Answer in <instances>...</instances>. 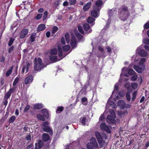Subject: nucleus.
Wrapping results in <instances>:
<instances>
[{
	"label": "nucleus",
	"mask_w": 149,
	"mask_h": 149,
	"mask_svg": "<svg viewBox=\"0 0 149 149\" xmlns=\"http://www.w3.org/2000/svg\"><path fill=\"white\" fill-rule=\"evenodd\" d=\"M19 77H17L15 79L13 83V86H15L17 84L19 81Z\"/></svg>",
	"instance_id": "f704fd0d"
},
{
	"label": "nucleus",
	"mask_w": 149,
	"mask_h": 149,
	"mask_svg": "<svg viewBox=\"0 0 149 149\" xmlns=\"http://www.w3.org/2000/svg\"><path fill=\"white\" fill-rule=\"evenodd\" d=\"M103 4V2L101 0H98L95 3V5L93 6V7H96L97 8L99 9L100 10L101 7V6Z\"/></svg>",
	"instance_id": "412c9836"
},
{
	"label": "nucleus",
	"mask_w": 149,
	"mask_h": 149,
	"mask_svg": "<svg viewBox=\"0 0 149 149\" xmlns=\"http://www.w3.org/2000/svg\"><path fill=\"white\" fill-rule=\"evenodd\" d=\"M45 28V26L44 24H41L38 26L37 29L38 31H40L44 30Z\"/></svg>",
	"instance_id": "cd10ccee"
},
{
	"label": "nucleus",
	"mask_w": 149,
	"mask_h": 149,
	"mask_svg": "<svg viewBox=\"0 0 149 149\" xmlns=\"http://www.w3.org/2000/svg\"><path fill=\"white\" fill-rule=\"evenodd\" d=\"M14 39L13 38H11L10 39L9 42L8 44V45L9 46H10L13 43V42L14 41Z\"/></svg>",
	"instance_id": "603ef678"
},
{
	"label": "nucleus",
	"mask_w": 149,
	"mask_h": 149,
	"mask_svg": "<svg viewBox=\"0 0 149 149\" xmlns=\"http://www.w3.org/2000/svg\"><path fill=\"white\" fill-rule=\"evenodd\" d=\"M58 28L56 26H54L52 29V33H55L58 30Z\"/></svg>",
	"instance_id": "8fccbe9b"
},
{
	"label": "nucleus",
	"mask_w": 149,
	"mask_h": 149,
	"mask_svg": "<svg viewBox=\"0 0 149 149\" xmlns=\"http://www.w3.org/2000/svg\"><path fill=\"white\" fill-rule=\"evenodd\" d=\"M37 117L40 120H41L42 121L45 120V117L44 116H42L40 114L37 115Z\"/></svg>",
	"instance_id": "2f4dec72"
},
{
	"label": "nucleus",
	"mask_w": 149,
	"mask_h": 149,
	"mask_svg": "<svg viewBox=\"0 0 149 149\" xmlns=\"http://www.w3.org/2000/svg\"><path fill=\"white\" fill-rule=\"evenodd\" d=\"M128 68H126L124 67L123 68L122 70V73L120 75V79H119V81L123 82L124 81H128V79L126 78L124 79V80L122 79V77L124 76L126 77H128V74L127 73Z\"/></svg>",
	"instance_id": "6e6552de"
},
{
	"label": "nucleus",
	"mask_w": 149,
	"mask_h": 149,
	"mask_svg": "<svg viewBox=\"0 0 149 149\" xmlns=\"http://www.w3.org/2000/svg\"><path fill=\"white\" fill-rule=\"evenodd\" d=\"M30 64L28 62L25 65H24L22 68V72L24 73L25 72L26 73L28 71L29 68V67Z\"/></svg>",
	"instance_id": "4be33fe9"
},
{
	"label": "nucleus",
	"mask_w": 149,
	"mask_h": 149,
	"mask_svg": "<svg viewBox=\"0 0 149 149\" xmlns=\"http://www.w3.org/2000/svg\"><path fill=\"white\" fill-rule=\"evenodd\" d=\"M43 130L45 132H48L50 135H52L53 134L52 129L48 126H45L44 127Z\"/></svg>",
	"instance_id": "f3484780"
},
{
	"label": "nucleus",
	"mask_w": 149,
	"mask_h": 149,
	"mask_svg": "<svg viewBox=\"0 0 149 149\" xmlns=\"http://www.w3.org/2000/svg\"><path fill=\"white\" fill-rule=\"evenodd\" d=\"M137 92L136 91H134L132 94V101H134L135 100L137 95Z\"/></svg>",
	"instance_id": "a19ab883"
},
{
	"label": "nucleus",
	"mask_w": 149,
	"mask_h": 149,
	"mask_svg": "<svg viewBox=\"0 0 149 149\" xmlns=\"http://www.w3.org/2000/svg\"><path fill=\"white\" fill-rule=\"evenodd\" d=\"M64 57H65V56H63L62 58H61V59H57V56H54L53 55H50L49 56V58L50 60L52 61H53L54 62H55L56 61H58L60 60H61L63 58H64Z\"/></svg>",
	"instance_id": "aec40b11"
},
{
	"label": "nucleus",
	"mask_w": 149,
	"mask_h": 149,
	"mask_svg": "<svg viewBox=\"0 0 149 149\" xmlns=\"http://www.w3.org/2000/svg\"><path fill=\"white\" fill-rule=\"evenodd\" d=\"M95 135L100 147L106 146L107 144L105 141L104 140V139H107L106 134H101L99 132L96 131L95 132Z\"/></svg>",
	"instance_id": "f03ea898"
},
{
	"label": "nucleus",
	"mask_w": 149,
	"mask_h": 149,
	"mask_svg": "<svg viewBox=\"0 0 149 149\" xmlns=\"http://www.w3.org/2000/svg\"><path fill=\"white\" fill-rule=\"evenodd\" d=\"M81 101L82 104L84 105H86L87 104V100L86 97H84L82 99Z\"/></svg>",
	"instance_id": "4c0bfd02"
},
{
	"label": "nucleus",
	"mask_w": 149,
	"mask_h": 149,
	"mask_svg": "<svg viewBox=\"0 0 149 149\" xmlns=\"http://www.w3.org/2000/svg\"><path fill=\"white\" fill-rule=\"evenodd\" d=\"M146 61V59L144 58H141L139 63V65H134V69L137 72L141 73L145 68L144 63Z\"/></svg>",
	"instance_id": "7ed1b4c3"
},
{
	"label": "nucleus",
	"mask_w": 149,
	"mask_h": 149,
	"mask_svg": "<svg viewBox=\"0 0 149 149\" xmlns=\"http://www.w3.org/2000/svg\"><path fill=\"white\" fill-rule=\"evenodd\" d=\"M144 29H147L149 28V23L147 22L144 25Z\"/></svg>",
	"instance_id": "4d7b16f0"
},
{
	"label": "nucleus",
	"mask_w": 149,
	"mask_h": 149,
	"mask_svg": "<svg viewBox=\"0 0 149 149\" xmlns=\"http://www.w3.org/2000/svg\"><path fill=\"white\" fill-rule=\"evenodd\" d=\"M118 14L119 18L121 20H126L129 16L127 8L125 6L121 7L119 10Z\"/></svg>",
	"instance_id": "f257e3e1"
},
{
	"label": "nucleus",
	"mask_w": 149,
	"mask_h": 149,
	"mask_svg": "<svg viewBox=\"0 0 149 149\" xmlns=\"http://www.w3.org/2000/svg\"><path fill=\"white\" fill-rule=\"evenodd\" d=\"M61 43L63 45H64L65 44V38L64 37H62L61 39Z\"/></svg>",
	"instance_id": "e2e57ef3"
},
{
	"label": "nucleus",
	"mask_w": 149,
	"mask_h": 149,
	"mask_svg": "<svg viewBox=\"0 0 149 149\" xmlns=\"http://www.w3.org/2000/svg\"><path fill=\"white\" fill-rule=\"evenodd\" d=\"M131 87L134 89H136L138 87V84L136 83H132L131 84Z\"/></svg>",
	"instance_id": "c9c22d12"
},
{
	"label": "nucleus",
	"mask_w": 149,
	"mask_h": 149,
	"mask_svg": "<svg viewBox=\"0 0 149 149\" xmlns=\"http://www.w3.org/2000/svg\"><path fill=\"white\" fill-rule=\"evenodd\" d=\"M100 10L96 7H93V9L91 12V15L95 17H97L99 15Z\"/></svg>",
	"instance_id": "f8f14e48"
},
{
	"label": "nucleus",
	"mask_w": 149,
	"mask_h": 149,
	"mask_svg": "<svg viewBox=\"0 0 149 149\" xmlns=\"http://www.w3.org/2000/svg\"><path fill=\"white\" fill-rule=\"evenodd\" d=\"M87 149H99V147L95 139L92 137L90 142L88 143L86 146Z\"/></svg>",
	"instance_id": "20e7f679"
},
{
	"label": "nucleus",
	"mask_w": 149,
	"mask_h": 149,
	"mask_svg": "<svg viewBox=\"0 0 149 149\" xmlns=\"http://www.w3.org/2000/svg\"><path fill=\"white\" fill-rule=\"evenodd\" d=\"M42 16V15L41 14H38L37 15L36 17V18L38 19H40L41 18Z\"/></svg>",
	"instance_id": "680f3d73"
},
{
	"label": "nucleus",
	"mask_w": 149,
	"mask_h": 149,
	"mask_svg": "<svg viewBox=\"0 0 149 149\" xmlns=\"http://www.w3.org/2000/svg\"><path fill=\"white\" fill-rule=\"evenodd\" d=\"M100 127L102 131H105L108 133L111 132V130L109 127L106 125L104 123H102L100 125Z\"/></svg>",
	"instance_id": "ddd939ff"
},
{
	"label": "nucleus",
	"mask_w": 149,
	"mask_h": 149,
	"mask_svg": "<svg viewBox=\"0 0 149 149\" xmlns=\"http://www.w3.org/2000/svg\"><path fill=\"white\" fill-rule=\"evenodd\" d=\"M43 107V105L41 104H36L33 106V108L35 109H39Z\"/></svg>",
	"instance_id": "c85d7f7f"
},
{
	"label": "nucleus",
	"mask_w": 149,
	"mask_h": 149,
	"mask_svg": "<svg viewBox=\"0 0 149 149\" xmlns=\"http://www.w3.org/2000/svg\"><path fill=\"white\" fill-rule=\"evenodd\" d=\"M16 89V87L15 86H13V87L12 88H10L9 90L8 91L11 94L12 93H14Z\"/></svg>",
	"instance_id": "de8ad7c7"
},
{
	"label": "nucleus",
	"mask_w": 149,
	"mask_h": 149,
	"mask_svg": "<svg viewBox=\"0 0 149 149\" xmlns=\"http://www.w3.org/2000/svg\"><path fill=\"white\" fill-rule=\"evenodd\" d=\"M128 75L129 74L132 75L134 74L135 72L132 69H129L128 70Z\"/></svg>",
	"instance_id": "79ce46f5"
},
{
	"label": "nucleus",
	"mask_w": 149,
	"mask_h": 149,
	"mask_svg": "<svg viewBox=\"0 0 149 149\" xmlns=\"http://www.w3.org/2000/svg\"><path fill=\"white\" fill-rule=\"evenodd\" d=\"M13 68V67L12 66L11 67L10 69L6 73V76L8 77L10 74L12 72Z\"/></svg>",
	"instance_id": "473e14b6"
},
{
	"label": "nucleus",
	"mask_w": 149,
	"mask_h": 149,
	"mask_svg": "<svg viewBox=\"0 0 149 149\" xmlns=\"http://www.w3.org/2000/svg\"><path fill=\"white\" fill-rule=\"evenodd\" d=\"M15 119V117L14 116H12L9 119V122L10 123H12L13 122Z\"/></svg>",
	"instance_id": "a18cd8bd"
},
{
	"label": "nucleus",
	"mask_w": 149,
	"mask_h": 149,
	"mask_svg": "<svg viewBox=\"0 0 149 149\" xmlns=\"http://www.w3.org/2000/svg\"><path fill=\"white\" fill-rule=\"evenodd\" d=\"M14 48V47L12 46L10 47L8 49V52L9 53H11L12 52V51H13V49Z\"/></svg>",
	"instance_id": "0e129e2a"
},
{
	"label": "nucleus",
	"mask_w": 149,
	"mask_h": 149,
	"mask_svg": "<svg viewBox=\"0 0 149 149\" xmlns=\"http://www.w3.org/2000/svg\"><path fill=\"white\" fill-rule=\"evenodd\" d=\"M126 98L127 100L128 101H130V100L131 98L130 95L129 93L127 92L126 93Z\"/></svg>",
	"instance_id": "49530a36"
},
{
	"label": "nucleus",
	"mask_w": 149,
	"mask_h": 149,
	"mask_svg": "<svg viewBox=\"0 0 149 149\" xmlns=\"http://www.w3.org/2000/svg\"><path fill=\"white\" fill-rule=\"evenodd\" d=\"M28 30L26 29H23L19 34V37L21 39L24 38L28 33Z\"/></svg>",
	"instance_id": "2eb2a0df"
},
{
	"label": "nucleus",
	"mask_w": 149,
	"mask_h": 149,
	"mask_svg": "<svg viewBox=\"0 0 149 149\" xmlns=\"http://www.w3.org/2000/svg\"><path fill=\"white\" fill-rule=\"evenodd\" d=\"M141 47L140 46L137 48L136 50V53L141 56H145L148 54L147 52L143 49H141Z\"/></svg>",
	"instance_id": "9d476101"
},
{
	"label": "nucleus",
	"mask_w": 149,
	"mask_h": 149,
	"mask_svg": "<svg viewBox=\"0 0 149 149\" xmlns=\"http://www.w3.org/2000/svg\"><path fill=\"white\" fill-rule=\"evenodd\" d=\"M36 144V145H38V148L40 149L43 146V143L42 141L41 140H39L38 141V144Z\"/></svg>",
	"instance_id": "c756f323"
},
{
	"label": "nucleus",
	"mask_w": 149,
	"mask_h": 149,
	"mask_svg": "<svg viewBox=\"0 0 149 149\" xmlns=\"http://www.w3.org/2000/svg\"><path fill=\"white\" fill-rule=\"evenodd\" d=\"M41 112L43 115L46 118H49V112L46 109H43L41 110Z\"/></svg>",
	"instance_id": "5701e85b"
},
{
	"label": "nucleus",
	"mask_w": 149,
	"mask_h": 149,
	"mask_svg": "<svg viewBox=\"0 0 149 149\" xmlns=\"http://www.w3.org/2000/svg\"><path fill=\"white\" fill-rule=\"evenodd\" d=\"M86 118L85 117L83 118L81 120V123L83 125H86Z\"/></svg>",
	"instance_id": "052dcab7"
},
{
	"label": "nucleus",
	"mask_w": 149,
	"mask_h": 149,
	"mask_svg": "<svg viewBox=\"0 0 149 149\" xmlns=\"http://www.w3.org/2000/svg\"><path fill=\"white\" fill-rule=\"evenodd\" d=\"M30 108V106L29 105H26V107H25L24 110V112H26Z\"/></svg>",
	"instance_id": "864d4df0"
},
{
	"label": "nucleus",
	"mask_w": 149,
	"mask_h": 149,
	"mask_svg": "<svg viewBox=\"0 0 149 149\" xmlns=\"http://www.w3.org/2000/svg\"><path fill=\"white\" fill-rule=\"evenodd\" d=\"M117 11L116 8L112 9L108 11L109 19H108L107 22L104 28V29H107L109 28L111 21L110 18L112 16L116 15L117 13Z\"/></svg>",
	"instance_id": "0eeeda50"
},
{
	"label": "nucleus",
	"mask_w": 149,
	"mask_h": 149,
	"mask_svg": "<svg viewBox=\"0 0 149 149\" xmlns=\"http://www.w3.org/2000/svg\"><path fill=\"white\" fill-rule=\"evenodd\" d=\"M77 38L79 40H81L83 39V37L82 35H81L79 33H78L76 34Z\"/></svg>",
	"instance_id": "c03bdc74"
},
{
	"label": "nucleus",
	"mask_w": 149,
	"mask_h": 149,
	"mask_svg": "<svg viewBox=\"0 0 149 149\" xmlns=\"http://www.w3.org/2000/svg\"><path fill=\"white\" fill-rule=\"evenodd\" d=\"M137 76L136 75H134L131 78V80L132 81H135L137 79Z\"/></svg>",
	"instance_id": "bf43d9fd"
},
{
	"label": "nucleus",
	"mask_w": 149,
	"mask_h": 149,
	"mask_svg": "<svg viewBox=\"0 0 149 149\" xmlns=\"http://www.w3.org/2000/svg\"><path fill=\"white\" fill-rule=\"evenodd\" d=\"M69 4V2H68L67 1H65L63 3V6H67Z\"/></svg>",
	"instance_id": "774afa93"
},
{
	"label": "nucleus",
	"mask_w": 149,
	"mask_h": 149,
	"mask_svg": "<svg viewBox=\"0 0 149 149\" xmlns=\"http://www.w3.org/2000/svg\"><path fill=\"white\" fill-rule=\"evenodd\" d=\"M49 124V123L48 122H44L43 124V127H44L45 126H48Z\"/></svg>",
	"instance_id": "338daca9"
},
{
	"label": "nucleus",
	"mask_w": 149,
	"mask_h": 149,
	"mask_svg": "<svg viewBox=\"0 0 149 149\" xmlns=\"http://www.w3.org/2000/svg\"><path fill=\"white\" fill-rule=\"evenodd\" d=\"M107 105H109L113 108H115L116 107V105L115 103L110 100H108Z\"/></svg>",
	"instance_id": "bb28decb"
},
{
	"label": "nucleus",
	"mask_w": 149,
	"mask_h": 149,
	"mask_svg": "<svg viewBox=\"0 0 149 149\" xmlns=\"http://www.w3.org/2000/svg\"><path fill=\"white\" fill-rule=\"evenodd\" d=\"M48 12L47 11H45L44 13L43 16V20L45 19L47 17Z\"/></svg>",
	"instance_id": "13d9d810"
},
{
	"label": "nucleus",
	"mask_w": 149,
	"mask_h": 149,
	"mask_svg": "<svg viewBox=\"0 0 149 149\" xmlns=\"http://www.w3.org/2000/svg\"><path fill=\"white\" fill-rule=\"evenodd\" d=\"M76 3V0H69V3L70 5H74Z\"/></svg>",
	"instance_id": "37998d69"
},
{
	"label": "nucleus",
	"mask_w": 149,
	"mask_h": 149,
	"mask_svg": "<svg viewBox=\"0 0 149 149\" xmlns=\"http://www.w3.org/2000/svg\"><path fill=\"white\" fill-rule=\"evenodd\" d=\"M84 29L85 31H87L88 33H90L92 31V30L90 28L89 25L87 23L84 24L83 25Z\"/></svg>",
	"instance_id": "6ab92c4d"
},
{
	"label": "nucleus",
	"mask_w": 149,
	"mask_h": 149,
	"mask_svg": "<svg viewBox=\"0 0 149 149\" xmlns=\"http://www.w3.org/2000/svg\"><path fill=\"white\" fill-rule=\"evenodd\" d=\"M118 105L120 106L121 109L130 108L131 107L130 105L126 104L125 102L122 100H120L118 101Z\"/></svg>",
	"instance_id": "9b49d317"
},
{
	"label": "nucleus",
	"mask_w": 149,
	"mask_h": 149,
	"mask_svg": "<svg viewBox=\"0 0 149 149\" xmlns=\"http://www.w3.org/2000/svg\"><path fill=\"white\" fill-rule=\"evenodd\" d=\"M42 137L43 141H47L49 139V136L47 133H43L42 134Z\"/></svg>",
	"instance_id": "393cba45"
},
{
	"label": "nucleus",
	"mask_w": 149,
	"mask_h": 149,
	"mask_svg": "<svg viewBox=\"0 0 149 149\" xmlns=\"http://www.w3.org/2000/svg\"><path fill=\"white\" fill-rule=\"evenodd\" d=\"M70 35L69 33H66L65 35V37L66 39V40L67 43H69L70 42Z\"/></svg>",
	"instance_id": "7c9ffc66"
},
{
	"label": "nucleus",
	"mask_w": 149,
	"mask_h": 149,
	"mask_svg": "<svg viewBox=\"0 0 149 149\" xmlns=\"http://www.w3.org/2000/svg\"><path fill=\"white\" fill-rule=\"evenodd\" d=\"M95 19L91 17H88L87 19L88 22L91 24L92 26L95 23Z\"/></svg>",
	"instance_id": "b1692460"
},
{
	"label": "nucleus",
	"mask_w": 149,
	"mask_h": 149,
	"mask_svg": "<svg viewBox=\"0 0 149 149\" xmlns=\"http://www.w3.org/2000/svg\"><path fill=\"white\" fill-rule=\"evenodd\" d=\"M78 28L79 31L81 33L83 34L84 33V31L83 29L82 28L81 26H78Z\"/></svg>",
	"instance_id": "5fc2aeb1"
},
{
	"label": "nucleus",
	"mask_w": 149,
	"mask_h": 149,
	"mask_svg": "<svg viewBox=\"0 0 149 149\" xmlns=\"http://www.w3.org/2000/svg\"><path fill=\"white\" fill-rule=\"evenodd\" d=\"M11 94L8 91L5 94L4 99H8L10 96Z\"/></svg>",
	"instance_id": "58836bf2"
},
{
	"label": "nucleus",
	"mask_w": 149,
	"mask_h": 149,
	"mask_svg": "<svg viewBox=\"0 0 149 149\" xmlns=\"http://www.w3.org/2000/svg\"><path fill=\"white\" fill-rule=\"evenodd\" d=\"M143 42L144 43L149 45V39L145 38L143 40Z\"/></svg>",
	"instance_id": "3c124183"
},
{
	"label": "nucleus",
	"mask_w": 149,
	"mask_h": 149,
	"mask_svg": "<svg viewBox=\"0 0 149 149\" xmlns=\"http://www.w3.org/2000/svg\"><path fill=\"white\" fill-rule=\"evenodd\" d=\"M91 3L90 2H88L85 4L83 8V9L84 11L85 12L88 10L91 7Z\"/></svg>",
	"instance_id": "a878e982"
},
{
	"label": "nucleus",
	"mask_w": 149,
	"mask_h": 149,
	"mask_svg": "<svg viewBox=\"0 0 149 149\" xmlns=\"http://www.w3.org/2000/svg\"><path fill=\"white\" fill-rule=\"evenodd\" d=\"M33 80V77L32 75H29L26 77L24 81L26 84L31 83Z\"/></svg>",
	"instance_id": "dca6fc26"
},
{
	"label": "nucleus",
	"mask_w": 149,
	"mask_h": 149,
	"mask_svg": "<svg viewBox=\"0 0 149 149\" xmlns=\"http://www.w3.org/2000/svg\"><path fill=\"white\" fill-rule=\"evenodd\" d=\"M104 116L103 115H102L99 118V120H100L101 121H103L104 119Z\"/></svg>",
	"instance_id": "69168bd1"
},
{
	"label": "nucleus",
	"mask_w": 149,
	"mask_h": 149,
	"mask_svg": "<svg viewBox=\"0 0 149 149\" xmlns=\"http://www.w3.org/2000/svg\"><path fill=\"white\" fill-rule=\"evenodd\" d=\"M70 48V47L69 45H65L63 47V49L65 51H68Z\"/></svg>",
	"instance_id": "ea45409f"
},
{
	"label": "nucleus",
	"mask_w": 149,
	"mask_h": 149,
	"mask_svg": "<svg viewBox=\"0 0 149 149\" xmlns=\"http://www.w3.org/2000/svg\"><path fill=\"white\" fill-rule=\"evenodd\" d=\"M119 84L118 83H116L115 84L114 86V90L112 92V94L111 96V97H113V96L114 95V94L116 93L115 97L114 98V99H115L116 98H119V96L118 95V86Z\"/></svg>",
	"instance_id": "4468645a"
},
{
	"label": "nucleus",
	"mask_w": 149,
	"mask_h": 149,
	"mask_svg": "<svg viewBox=\"0 0 149 149\" xmlns=\"http://www.w3.org/2000/svg\"><path fill=\"white\" fill-rule=\"evenodd\" d=\"M36 35L35 34H33L31 35V36L30 37V40L31 42H33L35 40V38Z\"/></svg>",
	"instance_id": "72a5a7b5"
},
{
	"label": "nucleus",
	"mask_w": 149,
	"mask_h": 149,
	"mask_svg": "<svg viewBox=\"0 0 149 149\" xmlns=\"http://www.w3.org/2000/svg\"><path fill=\"white\" fill-rule=\"evenodd\" d=\"M109 112L111 115L108 116L107 121L109 123H114L116 122L115 118H116V115L115 113L112 109H110Z\"/></svg>",
	"instance_id": "423d86ee"
},
{
	"label": "nucleus",
	"mask_w": 149,
	"mask_h": 149,
	"mask_svg": "<svg viewBox=\"0 0 149 149\" xmlns=\"http://www.w3.org/2000/svg\"><path fill=\"white\" fill-rule=\"evenodd\" d=\"M42 60L40 58H38V60L35 58V59L34 69L36 71H40L44 67V65L42 62Z\"/></svg>",
	"instance_id": "39448f33"
},
{
	"label": "nucleus",
	"mask_w": 149,
	"mask_h": 149,
	"mask_svg": "<svg viewBox=\"0 0 149 149\" xmlns=\"http://www.w3.org/2000/svg\"><path fill=\"white\" fill-rule=\"evenodd\" d=\"M16 89V87L15 86H13V87L12 88H10L9 90L8 91L11 94L12 93H14Z\"/></svg>",
	"instance_id": "09e8293b"
},
{
	"label": "nucleus",
	"mask_w": 149,
	"mask_h": 149,
	"mask_svg": "<svg viewBox=\"0 0 149 149\" xmlns=\"http://www.w3.org/2000/svg\"><path fill=\"white\" fill-rule=\"evenodd\" d=\"M57 53L59 57H61L63 56L62 49L59 46L58 47V50L54 49H51L50 51V54L51 55H56Z\"/></svg>",
	"instance_id": "1a4fd4ad"
},
{
	"label": "nucleus",
	"mask_w": 149,
	"mask_h": 149,
	"mask_svg": "<svg viewBox=\"0 0 149 149\" xmlns=\"http://www.w3.org/2000/svg\"><path fill=\"white\" fill-rule=\"evenodd\" d=\"M77 44V40L75 36H72L71 40L70 45L71 47L74 48L76 47Z\"/></svg>",
	"instance_id": "a211bd4d"
},
{
	"label": "nucleus",
	"mask_w": 149,
	"mask_h": 149,
	"mask_svg": "<svg viewBox=\"0 0 149 149\" xmlns=\"http://www.w3.org/2000/svg\"><path fill=\"white\" fill-rule=\"evenodd\" d=\"M86 90L84 89H82L80 91L79 94V95H86Z\"/></svg>",
	"instance_id": "e433bc0d"
},
{
	"label": "nucleus",
	"mask_w": 149,
	"mask_h": 149,
	"mask_svg": "<svg viewBox=\"0 0 149 149\" xmlns=\"http://www.w3.org/2000/svg\"><path fill=\"white\" fill-rule=\"evenodd\" d=\"M63 108L62 107H58L57 110L56 112L57 113H59V112H58V111H60V112H61L63 111Z\"/></svg>",
	"instance_id": "6e6d98bb"
}]
</instances>
